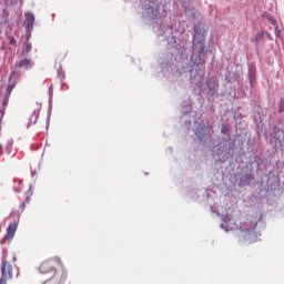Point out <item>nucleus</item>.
<instances>
[{
  "mask_svg": "<svg viewBox=\"0 0 284 284\" xmlns=\"http://www.w3.org/2000/svg\"><path fill=\"white\" fill-rule=\"evenodd\" d=\"M225 132H230V129H227V126H223L222 129V133L225 134Z\"/></svg>",
  "mask_w": 284,
  "mask_h": 284,
  "instance_id": "2eb2a0df",
  "label": "nucleus"
},
{
  "mask_svg": "<svg viewBox=\"0 0 284 284\" xmlns=\"http://www.w3.org/2000/svg\"><path fill=\"white\" fill-rule=\"evenodd\" d=\"M59 270H65L63 262L59 257H50L44 260L39 266L40 274L48 276L59 274Z\"/></svg>",
  "mask_w": 284,
  "mask_h": 284,
  "instance_id": "f03ea898",
  "label": "nucleus"
},
{
  "mask_svg": "<svg viewBox=\"0 0 284 284\" xmlns=\"http://www.w3.org/2000/svg\"><path fill=\"white\" fill-rule=\"evenodd\" d=\"M192 61L194 65H205V60L201 58V55H193Z\"/></svg>",
  "mask_w": 284,
  "mask_h": 284,
  "instance_id": "6e6552de",
  "label": "nucleus"
},
{
  "mask_svg": "<svg viewBox=\"0 0 284 284\" xmlns=\"http://www.w3.org/2000/svg\"><path fill=\"white\" fill-rule=\"evenodd\" d=\"M16 84H9L6 92V99H10V94H12V91L14 90Z\"/></svg>",
  "mask_w": 284,
  "mask_h": 284,
  "instance_id": "9d476101",
  "label": "nucleus"
},
{
  "mask_svg": "<svg viewBox=\"0 0 284 284\" xmlns=\"http://www.w3.org/2000/svg\"><path fill=\"white\" fill-rule=\"evenodd\" d=\"M16 68H26V70H30V68H32V61L30 59L20 60L16 63Z\"/></svg>",
  "mask_w": 284,
  "mask_h": 284,
  "instance_id": "20e7f679",
  "label": "nucleus"
},
{
  "mask_svg": "<svg viewBox=\"0 0 284 284\" xmlns=\"http://www.w3.org/2000/svg\"><path fill=\"white\" fill-rule=\"evenodd\" d=\"M283 111H284V105L281 104V105H280V112H283Z\"/></svg>",
  "mask_w": 284,
  "mask_h": 284,
  "instance_id": "dca6fc26",
  "label": "nucleus"
},
{
  "mask_svg": "<svg viewBox=\"0 0 284 284\" xmlns=\"http://www.w3.org/2000/svg\"><path fill=\"white\" fill-rule=\"evenodd\" d=\"M12 77H14V73H11L10 78L9 79H12Z\"/></svg>",
  "mask_w": 284,
  "mask_h": 284,
  "instance_id": "a211bd4d",
  "label": "nucleus"
},
{
  "mask_svg": "<svg viewBox=\"0 0 284 284\" xmlns=\"http://www.w3.org/2000/svg\"><path fill=\"white\" fill-rule=\"evenodd\" d=\"M160 6L161 4L156 3L155 9H154V7H151V12H152L153 17H155V18L159 17V8H160Z\"/></svg>",
  "mask_w": 284,
  "mask_h": 284,
  "instance_id": "f8f14e48",
  "label": "nucleus"
},
{
  "mask_svg": "<svg viewBox=\"0 0 284 284\" xmlns=\"http://www.w3.org/2000/svg\"><path fill=\"white\" fill-rule=\"evenodd\" d=\"M1 278L0 284H7V281L10 278H14V276H19V268L16 265H12L8 262V251H3L2 260H1Z\"/></svg>",
  "mask_w": 284,
  "mask_h": 284,
  "instance_id": "f257e3e1",
  "label": "nucleus"
},
{
  "mask_svg": "<svg viewBox=\"0 0 284 284\" xmlns=\"http://www.w3.org/2000/svg\"><path fill=\"white\" fill-rule=\"evenodd\" d=\"M24 23H26L27 28H33L34 27V14H32V13L27 14Z\"/></svg>",
  "mask_w": 284,
  "mask_h": 284,
  "instance_id": "0eeeda50",
  "label": "nucleus"
},
{
  "mask_svg": "<svg viewBox=\"0 0 284 284\" xmlns=\"http://www.w3.org/2000/svg\"><path fill=\"white\" fill-rule=\"evenodd\" d=\"M13 263L17 261V255H12Z\"/></svg>",
  "mask_w": 284,
  "mask_h": 284,
  "instance_id": "f3484780",
  "label": "nucleus"
},
{
  "mask_svg": "<svg viewBox=\"0 0 284 284\" xmlns=\"http://www.w3.org/2000/svg\"><path fill=\"white\" fill-rule=\"evenodd\" d=\"M193 39H194V41H197L199 43H203V34L201 36L197 30H195V34H194Z\"/></svg>",
  "mask_w": 284,
  "mask_h": 284,
  "instance_id": "9b49d317",
  "label": "nucleus"
},
{
  "mask_svg": "<svg viewBox=\"0 0 284 284\" xmlns=\"http://www.w3.org/2000/svg\"><path fill=\"white\" fill-rule=\"evenodd\" d=\"M9 43L10 45H17V40L14 39V37H9Z\"/></svg>",
  "mask_w": 284,
  "mask_h": 284,
  "instance_id": "ddd939ff",
  "label": "nucleus"
},
{
  "mask_svg": "<svg viewBox=\"0 0 284 284\" xmlns=\"http://www.w3.org/2000/svg\"><path fill=\"white\" fill-rule=\"evenodd\" d=\"M242 232H244V236H245V239H247V236H252V234H255L256 227L242 229Z\"/></svg>",
  "mask_w": 284,
  "mask_h": 284,
  "instance_id": "1a4fd4ad",
  "label": "nucleus"
},
{
  "mask_svg": "<svg viewBox=\"0 0 284 284\" xmlns=\"http://www.w3.org/2000/svg\"><path fill=\"white\" fill-rule=\"evenodd\" d=\"M32 51V43H27L26 44V52H31Z\"/></svg>",
  "mask_w": 284,
  "mask_h": 284,
  "instance_id": "4468645a",
  "label": "nucleus"
},
{
  "mask_svg": "<svg viewBox=\"0 0 284 284\" xmlns=\"http://www.w3.org/2000/svg\"><path fill=\"white\" fill-rule=\"evenodd\" d=\"M65 281H68V271L59 270L58 273L51 275L43 284H63Z\"/></svg>",
  "mask_w": 284,
  "mask_h": 284,
  "instance_id": "7ed1b4c3",
  "label": "nucleus"
},
{
  "mask_svg": "<svg viewBox=\"0 0 284 284\" xmlns=\"http://www.w3.org/2000/svg\"><path fill=\"white\" fill-rule=\"evenodd\" d=\"M17 233V223H10L7 229V239H14V234Z\"/></svg>",
  "mask_w": 284,
  "mask_h": 284,
  "instance_id": "39448f33",
  "label": "nucleus"
},
{
  "mask_svg": "<svg viewBox=\"0 0 284 284\" xmlns=\"http://www.w3.org/2000/svg\"><path fill=\"white\" fill-rule=\"evenodd\" d=\"M38 119H39V110H34L31 116L29 118L28 126L30 128V125H34Z\"/></svg>",
  "mask_w": 284,
  "mask_h": 284,
  "instance_id": "423d86ee",
  "label": "nucleus"
}]
</instances>
